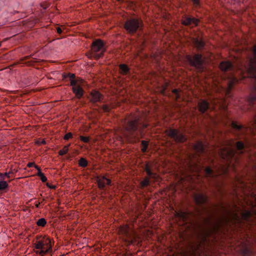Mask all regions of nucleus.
Returning <instances> with one entry per match:
<instances>
[{"instance_id":"nucleus-53","label":"nucleus","mask_w":256,"mask_h":256,"mask_svg":"<svg viewBox=\"0 0 256 256\" xmlns=\"http://www.w3.org/2000/svg\"><path fill=\"white\" fill-rule=\"evenodd\" d=\"M226 115L225 114V116H224V118H225V120L226 119ZM226 122H225V126H226Z\"/></svg>"},{"instance_id":"nucleus-47","label":"nucleus","mask_w":256,"mask_h":256,"mask_svg":"<svg viewBox=\"0 0 256 256\" xmlns=\"http://www.w3.org/2000/svg\"><path fill=\"white\" fill-rule=\"evenodd\" d=\"M34 168L38 170V172H42L40 168L38 167V166H34Z\"/></svg>"},{"instance_id":"nucleus-13","label":"nucleus","mask_w":256,"mask_h":256,"mask_svg":"<svg viewBox=\"0 0 256 256\" xmlns=\"http://www.w3.org/2000/svg\"><path fill=\"white\" fill-rule=\"evenodd\" d=\"M144 170L146 172L150 178H152L154 180H156L158 178V175L156 174L154 172H152V166L148 164H146Z\"/></svg>"},{"instance_id":"nucleus-2","label":"nucleus","mask_w":256,"mask_h":256,"mask_svg":"<svg viewBox=\"0 0 256 256\" xmlns=\"http://www.w3.org/2000/svg\"><path fill=\"white\" fill-rule=\"evenodd\" d=\"M229 144V142L225 139V176L228 171V168L231 164L233 166L234 163L237 162L239 156L246 150L244 144L241 141L236 142L234 146L230 148L228 147Z\"/></svg>"},{"instance_id":"nucleus-38","label":"nucleus","mask_w":256,"mask_h":256,"mask_svg":"<svg viewBox=\"0 0 256 256\" xmlns=\"http://www.w3.org/2000/svg\"><path fill=\"white\" fill-rule=\"evenodd\" d=\"M16 172H17V170L16 169H14V170H12L8 172H5L4 175L7 176L8 178H10V174H12Z\"/></svg>"},{"instance_id":"nucleus-18","label":"nucleus","mask_w":256,"mask_h":256,"mask_svg":"<svg viewBox=\"0 0 256 256\" xmlns=\"http://www.w3.org/2000/svg\"><path fill=\"white\" fill-rule=\"evenodd\" d=\"M42 242L44 244V247L46 250L47 253L52 249L51 240L48 238H44L42 239Z\"/></svg>"},{"instance_id":"nucleus-27","label":"nucleus","mask_w":256,"mask_h":256,"mask_svg":"<svg viewBox=\"0 0 256 256\" xmlns=\"http://www.w3.org/2000/svg\"><path fill=\"white\" fill-rule=\"evenodd\" d=\"M206 172V177H214V174L211 170V168L209 167H208L205 170Z\"/></svg>"},{"instance_id":"nucleus-12","label":"nucleus","mask_w":256,"mask_h":256,"mask_svg":"<svg viewBox=\"0 0 256 256\" xmlns=\"http://www.w3.org/2000/svg\"><path fill=\"white\" fill-rule=\"evenodd\" d=\"M34 247L36 249H40V252H37L38 254H39L41 255H44L46 253V250L44 249V244L42 242V240H39L36 242L34 244Z\"/></svg>"},{"instance_id":"nucleus-32","label":"nucleus","mask_w":256,"mask_h":256,"mask_svg":"<svg viewBox=\"0 0 256 256\" xmlns=\"http://www.w3.org/2000/svg\"><path fill=\"white\" fill-rule=\"evenodd\" d=\"M8 186V184L6 181H0V190H2Z\"/></svg>"},{"instance_id":"nucleus-8","label":"nucleus","mask_w":256,"mask_h":256,"mask_svg":"<svg viewBox=\"0 0 256 256\" xmlns=\"http://www.w3.org/2000/svg\"><path fill=\"white\" fill-rule=\"evenodd\" d=\"M92 50L94 52H96L100 51L102 52L100 54H94V56L97 59L102 56V52L104 51L103 42L100 40L94 42L92 46Z\"/></svg>"},{"instance_id":"nucleus-15","label":"nucleus","mask_w":256,"mask_h":256,"mask_svg":"<svg viewBox=\"0 0 256 256\" xmlns=\"http://www.w3.org/2000/svg\"><path fill=\"white\" fill-rule=\"evenodd\" d=\"M98 184L100 188H103L105 186L106 184L108 185L110 184V180L103 176L98 179Z\"/></svg>"},{"instance_id":"nucleus-7","label":"nucleus","mask_w":256,"mask_h":256,"mask_svg":"<svg viewBox=\"0 0 256 256\" xmlns=\"http://www.w3.org/2000/svg\"><path fill=\"white\" fill-rule=\"evenodd\" d=\"M166 134L173 138L176 142H182L186 140V137L179 131L175 129H170L166 130Z\"/></svg>"},{"instance_id":"nucleus-48","label":"nucleus","mask_w":256,"mask_h":256,"mask_svg":"<svg viewBox=\"0 0 256 256\" xmlns=\"http://www.w3.org/2000/svg\"><path fill=\"white\" fill-rule=\"evenodd\" d=\"M56 30H57L58 33V34L62 33V30L60 28H58L56 29Z\"/></svg>"},{"instance_id":"nucleus-21","label":"nucleus","mask_w":256,"mask_h":256,"mask_svg":"<svg viewBox=\"0 0 256 256\" xmlns=\"http://www.w3.org/2000/svg\"><path fill=\"white\" fill-rule=\"evenodd\" d=\"M225 72L230 70H233L234 68V66L230 62H228V60H226L225 59ZM227 79V76L226 74L225 73V82L226 81Z\"/></svg>"},{"instance_id":"nucleus-14","label":"nucleus","mask_w":256,"mask_h":256,"mask_svg":"<svg viewBox=\"0 0 256 256\" xmlns=\"http://www.w3.org/2000/svg\"><path fill=\"white\" fill-rule=\"evenodd\" d=\"M209 104L206 100H202L198 102V110L202 113H204L208 108Z\"/></svg>"},{"instance_id":"nucleus-51","label":"nucleus","mask_w":256,"mask_h":256,"mask_svg":"<svg viewBox=\"0 0 256 256\" xmlns=\"http://www.w3.org/2000/svg\"><path fill=\"white\" fill-rule=\"evenodd\" d=\"M40 204V202H39L38 204H36V208H38V207H39V205Z\"/></svg>"},{"instance_id":"nucleus-28","label":"nucleus","mask_w":256,"mask_h":256,"mask_svg":"<svg viewBox=\"0 0 256 256\" xmlns=\"http://www.w3.org/2000/svg\"><path fill=\"white\" fill-rule=\"evenodd\" d=\"M78 165L81 167H86L88 165V162L85 158H82L78 161Z\"/></svg>"},{"instance_id":"nucleus-6","label":"nucleus","mask_w":256,"mask_h":256,"mask_svg":"<svg viewBox=\"0 0 256 256\" xmlns=\"http://www.w3.org/2000/svg\"><path fill=\"white\" fill-rule=\"evenodd\" d=\"M141 26V20L137 19H131L126 22L124 28L129 32H134Z\"/></svg>"},{"instance_id":"nucleus-40","label":"nucleus","mask_w":256,"mask_h":256,"mask_svg":"<svg viewBox=\"0 0 256 256\" xmlns=\"http://www.w3.org/2000/svg\"><path fill=\"white\" fill-rule=\"evenodd\" d=\"M102 109L104 112H107L111 109V107L108 105L106 104L102 106Z\"/></svg>"},{"instance_id":"nucleus-36","label":"nucleus","mask_w":256,"mask_h":256,"mask_svg":"<svg viewBox=\"0 0 256 256\" xmlns=\"http://www.w3.org/2000/svg\"><path fill=\"white\" fill-rule=\"evenodd\" d=\"M149 180L148 178H146L144 180L141 182V186L142 187H144L148 185L149 184Z\"/></svg>"},{"instance_id":"nucleus-19","label":"nucleus","mask_w":256,"mask_h":256,"mask_svg":"<svg viewBox=\"0 0 256 256\" xmlns=\"http://www.w3.org/2000/svg\"><path fill=\"white\" fill-rule=\"evenodd\" d=\"M198 20L194 18H188L182 20V24L186 26H188L192 24L197 25Z\"/></svg>"},{"instance_id":"nucleus-42","label":"nucleus","mask_w":256,"mask_h":256,"mask_svg":"<svg viewBox=\"0 0 256 256\" xmlns=\"http://www.w3.org/2000/svg\"><path fill=\"white\" fill-rule=\"evenodd\" d=\"M220 67L222 70H224V62H220Z\"/></svg>"},{"instance_id":"nucleus-26","label":"nucleus","mask_w":256,"mask_h":256,"mask_svg":"<svg viewBox=\"0 0 256 256\" xmlns=\"http://www.w3.org/2000/svg\"><path fill=\"white\" fill-rule=\"evenodd\" d=\"M242 251L244 256H249L252 254V250L246 246H244Z\"/></svg>"},{"instance_id":"nucleus-34","label":"nucleus","mask_w":256,"mask_h":256,"mask_svg":"<svg viewBox=\"0 0 256 256\" xmlns=\"http://www.w3.org/2000/svg\"><path fill=\"white\" fill-rule=\"evenodd\" d=\"M38 176H40V178L42 182H46L47 180L46 177L44 175V174L42 172H38L37 174Z\"/></svg>"},{"instance_id":"nucleus-37","label":"nucleus","mask_w":256,"mask_h":256,"mask_svg":"<svg viewBox=\"0 0 256 256\" xmlns=\"http://www.w3.org/2000/svg\"><path fill=\"white\" fill-rule=\"evenodd\" d=\"M80 139L84 142H88L89 141L90 138L88 136H80Z\"/></svg>"},{"instance_id":"nucleus-24","label":"nucleus","mask_w":256,"mask_h":256,"mask_svg":"<svg viewBox=\"0 0 256 256\" xmlns=\"http://www.w3.org/2000/svg\"><path fill=\"white\" fill-rule=\"evenodd\" d=\"M190 169L191 171L196 172H198L201 170L202 168L200 166L199 164H191L190 166Z\"/></svg>"},{"instance_id":"nucleus-44","label":"nucleus","mask_w":256,"mask_h":256,"mask_svg":"<svg viewBox=\"0 0 256 256\" xmlns=\"http://www.w3.org/2000/svg\"><path fill=\"white\" fill-rule=\"evenodd\" d=\"M172 92L176 94V99L178 100L179 98V96L178 94V90L176 89H174L172 90Z\"/></svg>"},{"instance_id":"nucleus-4","label":"nucleus","mask_w":256,"mask_h":256,"mask_svg":"<svg viewBox=\"0 0 256 256\" xmlns=\"http://www.w3.org/2000/svg\"><path fill=\"white\" fill-rule=\"evenodd\" d=\"M213 231L207 228L200 229L196 235V242L190 245L189 252H184L181 256H196L200 254L201 250L200 248L206 240L207 236Z\"/></svg>"},{"instance_id":"nucleus-45","label":"nucleus","mask_w":256,"mask_h":256,"mask_svg":"<svg viewBox=\"0 0 256 256\" xmlns=\"http://www.w3.org/2000/svg\"><path fill=\"white\" fill-rule=\"evenodd\" d=\"M194 4L197 6L199 4V0H192Z\"/></svg>"},{"instance_id":"nucleus-25","label":"nucleus","mask_w":256,"mask_h":256,"mask_svg":"<svg viewBox=\"0 0 256 256\" xmlns=\"http://www.w3.org/2000/svg\"><path fill=\"white\" fill-rule=\"evenodd\" d=\"M176 216L180 218H182L183 220L186 221L187 218L189 216L188 214L184 212H178L176 213Z\"/></svg>"},{"instance_id":"nucleus-50","label":"nucleus","mask_w":256,"mask_h":256,"mask_svg":"<svg viewBox=\"0 0 256 256\" xmlns=\"http://www.w3.org/2000/svg\"><path fill=\"white\" fill-rule=\"evenodd\" d=\"M4 176H6V175H4V174L0 173V176L3 179L4 178Z\"/></svg>"},{"instance_id":"nucleus-31","label":"nucleus","mask_w":256,"mask_h":256,"mask_svg":"<svg viewBox=\"0 0 256 256\" xmlns=\"http://www.w3.org/2000/svg\"><path fill=\"white\" fill-rule=\"evenodd\" d=\"M36 224L38 226H44L46 224V220L44 218H41L37 221Z\"/></svg>"},{"instance_id":"nucleus-16","label":"nucleus","mask_w":256,"mask_h":256,"mask_svg":"<svg viewBox=\"0 0 256 256\" xmlns=\"http://www.w3.org/2000/svg\"><path fill=\"white\" fill-rule=\"evenodd\" d=\"M194 199L196 204H201L206 202V197L203 194H198L194 196Z\"/></svg>"},{"instance_id":"nucleus-20","label":"nucleus","mask_w":256,"mask_h":256,"mask_svg":"<svg viewBox=\"0 0 256 256\" xmlns=\"http://www.w3.org/2000/svg\"><path fill=\"white\" fill-rule=\"evenodd\" d=\"M72 91L78 98L83 95V90L80 86L72 87Z\"/></svg>"},{"instance_id":"nucleus-39","label":"nucleus","mask_w":256,"mask_h":256,"mask_svg":"<svg viewBox=\"0 0 256 256\" xmlns=\"http://www.w3.org/2000/svg\"><path fill=\"white\" fill-rule=\"evenodd\" d=\"M72 134L71 132H68L65 134L64 138L65 140H68L70 138H72Z\"/></svg>"},{"instance_id":"nucleus-35","label":"nucleus","mask_w":256,"mask_h":256,"mask_svg":"<svg viewBox=\"0 0 256 256\" xmlns=\"http://www.w3.org/2000/svg\"><path fill=\"white\" fill-rule=\"evenodd\" d=\"M142 150L143 152H145L146 151L147 147H148V142L146 141L142 140Z\"/></svg>"},{"instance_id":"nucleus-5","label":"nucleus","mask_w":256,"mask_h":256,"mask_svg":"<svg viewBox=\"0 0 256 256\" xmlns=\"http://www.w3.org/2000/svg\"><path fill=\"white\" fill-rule=\"evenodd\" d=\"M119 234L123 236V240L130 244H139V236L131 227L128 225L120 228Z\"/></svg>"},{"instance_id":"nucleus-33","label":"nucleus","mask_w":256,"mask_h":256,"mask_svg":"<svg viewBox=\"0 0 256 256\" xmlns=\"http://www.w3.org/2000/svg\"><path fill=\"white\" fill-rule=\"evenodd\" d=\"M62 78H70V79L74 78L75 75L74 74L71 73H67L62 74Z\"/></svg>"},{"instance_id":"nucleus-41","label":"nucleus","mask_w":256,"mask_h":256,"mask_svg":"<svg viewBox=\"0 0 256 256\" xmlns=\"http://www.w3.org/2000/svg\"><path fill=\"white\" fill-rule=\"evenodd\" d=\"M77 81L74 80V78L70 79V84L74 86H78L76 85Z\"/></svg>"},{"instance_id":"nucleus-17","label":"nucleus","mask_w":256,"mask_h":256,"mask_svg":"<svg viewBox=\"0 0 256 256\" xmlns=\"http://www.w3.org/2000/svg\"><path fill=\"white\" fill-rule=\"evenodd\" d=\"M102 98V95L98 92L94 91L91 93V99L90 100L93 102H96L100 100Z\"/></svg>"},{"instance_id":"nucleus-56","label":"nucleus","mask_w":256,"mask_h":256,"mask_svg":"<svg viewBox=\"0 0 256 256\" xmlns=\"http://www.w3.org/2000/svg\"><path fill=\"white\" fill-rule=\"evenodd\" d=\"M146 125L144 126V128H146Z\"/></svg>"},{"instance_id":"nucleus-23","label":"nucleus","mask_w":256,"mask_h":256,"mask_svg":"<svg viewBox=\"0 0 256 256\" xmlns=\"http://www.w3.org/2000/svg\"><path fill=\"white\" fill-rule=\"evenodd\" d=\"M194 44L195 46L198 49L202 48L204 45V42L202 40L198 39L194 40Z\"/></svg>"},{"instance_id":"nucleus-55","label":"nucleus","mask_w":256,"mask_h":256,"mask_svg":"<svg viewBox=\"0 0 256 256\" xmlns=\"http://www.w3.org/2000/svg\"><path fill=\"white\" fill-rule=\"evenodd\" d=\"M224 46H225V48L226 46V42H225Z\"/></svg>"},{"instance_id":"nucleus-49","label":"nucleus","mask_w":256,"mask_h":256,"mask_svg":"<svg viewBox=\"0 0 256 256\" xmlns=\"http://www.w3.org/2000/svg\"><path fill=\"white\" fill-rule=\"evenodd\" d=\"M37 62V61H36L35 60H34L32 61L28 62V65H31L32 62Z\"/></svg>"},{"instance_id":"nucleus-10","label":"nucleus","mask_w":256,"mask_h":256,"mask_svg":"<svg viewBox=\"0 0 256 256\" xmlns=\"http://www.w3.org/2000/svg\"><path fill=\"white\" fill-rule=\"evenodd\" d=\"M188 60L191 64L197 68H200L202 64V56L200 54L195 55L193 57L188 56Z\"/></svg>"},{"instance_id":"nucleus-54","label":"nucleus","mask_w":256,"mask_h":256,"mask_svg":"<svg viewBox=\"0 0 256 256\" xmlns=\"http://www.w3.org/2000/svg\"><path fill=\"white\" fill-rule=\"evenodd\" d=\"M42 144H45V141L44 140H42Z\"/></svg>"},{"instance_id":"nucleus-9","label":"nucleus","mask_w":256,"mask_h":256,"mask_svg":"<svg viewBox=\"0 0 256 256\" xmlns=\"http://www.w3.org/2000/svg\"><path fill=\"white\" fill-rule=\"evenodd\" d=\"M232 126L234 132L238 136L244 135L248 130V128L244 126L239 124L235 122H232Z\"/></svg>"},{"instance_id":"nucleus-52","label":"nucleus","mask_w":256,"mask_h":256,"mask_svg":"<svg viewBox=\"0 0 256 256\" xmlns=\"http://www.w3.org/2000/svg\"><path fill=\"white\" fill-rule=\"evenodd\" d=\"M28 58H29V56H26V57L24 58V60H26V59H28Z\"/></svg>"},{"instance_id":"nucleus-30","label":"nucleus","mask_w":256,"mask_h":256,"mask_svg":"<svg viewBox=\"0 0 256 256\" xmlns=\"http://www.w3.org/2000/svg\"><path fill=\"white\" fill-rule=\"evenodd\" d=\"M69 146H70V144L65 146L62 150H60L58 152L60 156H63V155L65 154H66L68 150Z\"/></svg>"},{"instance_id":"nucleus-3","label":"nucleus","mask_w":256,"mask_h":256,"mask_svg":"<svg viewBox=\"0 0 256 256\" xmlns=\"http://www.w3.org/2000/svg\"><path fill=\"white\" fill-rule=\"evenodd\" d=\"M251 215L252 213L250 211L244 210L243 208H241L236 205L234 206V210H229L225 202V236L226 232V226L230 219L234 222L239 223L242 219L247 220Z\"/></svg>"},{"instance_id":"nucleus-22","label":"nucleus","mask_w":256,"mask_h":256,"mask_svg":"<svg viewBox=\"0 0 256 256\" xmlns=\"http://www.w3.org/2000/svg\"><path fill=\"white\" fill-rule=\"evenodd\" d=\"M194 150L198 153H202L204 150V146L202 142H198L194 146Z\"/></svg>"},{"instance_id":"nucleus-43","label":"nucleus","mask_w":256,"mask_h":256,"mask_svg":"<svg viewBox=\"0 0 256 256\" xmlns=\"http://www.w3.org/2000/svg\"><path fill=\"white\" fill-rule=\"evenodd\" d=\"M34 166H36V165L34 162H29L27 164V166L28 168H30L33 166L34 167Z\"/></svg>"},{"instance_id":"nucleus-46","label":"nucleus","mask_w":256,"mask_h":256,"mask_svg":"<svg viewBox=\"0 0 256 256\" xmlns=\"http://www.w3.org/2000/svg\"><path fill=\"white\" fill-rule=\"evenodd\" d=\"M46 186L50 188L54 189L56 188L55 186H52L49 183H46Z\"/></svg>"},{"instance_id":"nucleus-29","label":"nucleus","mask_w":256,"mask_h":256,"mask_svg":"<svg viewBox=\"0 0 256 256\" xmlns=\"http://www.w3.org/2000/svg\"><path fill=\"white\" fill-rule=\"evenodd\" d=\"M120 68L121 70V72L124 74H126L128 71V66L124 64H122L120 65Z\"/></svg>"},{"instance_id":"nucleus-1","label":"nucleus","mask_w":256,"mask_h":256,"mask_svg":"<svg viewBox=\"0 0 256 256\" xmlns=\"http://www.w3.org/2000/svg\"><path fill=\"white\" fill-rule=\"evenodd\" d=\"M253 58H249L246 64L240 65L237 70L236 74L228 78L227 86H225V112L226 111V96H231L230 91L234 85L238 82V78L236 75H240V78H248L252 84V92L248 98V109L255 112L252 128L256 130V46L253 48Z\"/></svg>"},{"instance_id":"nucleus-11","label":"nucleus","mask_w":256,"mask_h":256,"mask_svg":"<svg viewBox=\"0 0 256 256\" xmlns=\"http://www.w3.org/2000/svg\"><path fill=\"white\" fill-rule=\"evenodd\" d=\"M138 119H135L134 120H130L128 122V126L126 127V130L131 132L135 131L137 129V125Z\"/></svg>"}]
</instances>
